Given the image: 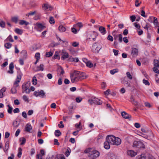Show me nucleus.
<instances>
[{
  "mask_svg": "<svg viewBox=\"0 0 159 159\" xmlns=\"http://www.w3.org/2000/svg\"><path fill=\"white\" fill-rule=\"evenodd\" d=\"M70 78L72 83L78 82L84 79V74L82 72L75 70L70 74Z\"/></svg>",
  "mask_w": 159,
  "mask_h": 159,
  "instance_id": "f257e3e1",
  "label": "nucleus"
},
{
  "mask_svg": "<svg viewBox=\"0 0 159 159\" xmlns=\"http://www.w3.org/2000/svg\"><path fill=\"white\" fill-rule=\"evenodd\" d=\"M109 138L108 140L111 144L113 145H119L121 143V139L117 137H115L113 135H108Z\"/></svg>",
  "mask_w": 159,
  "mask_h": 159,
  "instance_id": "f03ea898",
  "label": "nucleus"
},
{
  "mask_svg": "<svg viewBox=\"0 0 159 159\" xmlns=\"http://www.w3.org/2000/svg\"><path fill=\"white\" fill-rule=\"evenodd\" d=\"M30 85V81L25 82L22 86V92H25L26 93H29L30 92V90L29 89Z\"/></svg>",
  "mask_w": 159,
  "mask_h": 159,
  "instance_id": "7ed1b4c3",
  "label": "nucleus"
},
{
  "mask_svg": "<svg viewBox=\"0 0 159 159\" xmlns=\"http://www.w3.org/2000/svg\"><path fill=\"white\" fill-rule=\"evenodd\" d=\"M89 103L91 105L93 104L97 105H100L102 104V101L99 99L94 97H92L88 100Z\"/></svg>",
  "mask_w": 159,
  "mask_h": 159,
  "instance_id": "20e7f679",
  "label": "nucleus"
},
{
  "mask_svg": "<svg viewBox=\"0 0 159 159\" xmlns=\"http://www.w3.org/2000/svg\"><path fill=\"white\" fill-rule=\"evenodd\" d=\"M100 155V153L97 150H93L92 152L88 155V156L92 159H95Z\"/></svg>",
  "mask_w": 159,
  "mask_h": 159,
  "instance_id": "39448f33",
  "label": "nucleus"
},
{
  "mask_svg": "<svg viewBox=\"0 0 159 159\" xmlns=\"http://www.w3.org/2000/svg\"><path fill=\"white\" fill-rule=\"evenodd\" d=\"M27 55V52L25 50H23L20 52V57L22 58L21 59H20V65H23L24 64L23 60L26 59Z\"/></svg>",
  "mask_w": 159,
  "mask_h": 159,
  "instance_id": "423d86ee",
  "label": "nucleus"
},
{
  "mask_svg": "<svg viewBox=\"0 0 159 159\" xmlns=\"http://www.w3.org/2000/svg\"><path fill=\"white\" fill-rule=\"evenodd\" d=\"M34 95L36 97L39 96L42 98L45 96V93L43 90H41L40 91H38V92L35 91L34 93Z\"/></svg>",
  "mask_w": 159,
  "mask_h": 159,
  "instance_id": "0eeeda50",
  "label": "nucleus"
},
{
  "mask_svg": "<svg viewBox=\"0 0 159 159\" xmlns=\"http://www.w3.org/2000/svg\"><path fill=\"white\" fill-rule=\"evenodd\" d=\"M138 50L136 48H133L131 49V55L133 57H136L138 54Z\"/></svg>",
  "mask_w": 159,
  "mask_h": 159,
  "instance_id": "6e6552de",
  "label": "nucleus"
},
{
  "mask_svg": "<svg viewBox=\"0 0 159 159\" xmlns=\"http://www.w3.org/2000/svg\"><path fill=\"white\" fill-rule=\"evenodd\" d=\"M108 138H109V137L107 135L106 138V141L104 143V148L107 149H108L110 148V144H111V142H110V141H109V140H108Z\"/></svg>",
  "mask_w": 159,
  "mask_h": 159,
  "instance_id": "1a4fd4ad",
  "label": "nucleus"
},
{
  "mask_svg": "<svg viewBox=\"0 0 159 159\" xmlns=\"http://www.w3.org/2000/svg\"><path fill=\"white\" fill-rule=\"evenodd\" d=\"M98 35L96 32L93 31L90 34V37H89V39H92L93 41H95Z\"/></svg>",
  "mask_w": 159,
  "mask_h": 159,
  "instance_id": "9d476101",
  "label": "nucleus"
},
{
  "mask_svg": "<svg viewBox=\"0 0 159 159\" xmlns=\"http://www.w3.org/2000/svg\"><path fill=\"white\" fill-rule=\"evenodd\" d=\"M121 116L125 119H128L130 120L131 118V115L127 113L125 111H123L121 113Z\"/></svg>",
  "mask_w": 159,
  "mask_h": 159,
  "instance_id": "9b49d317",
  "label": "nucleus"
},
{
  "mask_svg": "<svg viewBox=\"0 0 159 159\" xmlns=\"http://www.w3.org/2000/svg\"><path fill=\"white\" fill-rule=\"evenodd\" d=\"M127 155L131 157H134L137 155V153L133 150H129L127 152Z\"/></svg>",
  "mask_w": 159,
  "mask_h": 159,
  "instance_id": "f8f14e48",
  "label": "nucleus"
},
{
  "mask_svg": "<svg viewBox=\"0 0 159 159\" xmlns=\"http://www.w3.org/2000/svg\"><path fill=\"white\" fill-rule=\"evenodd\" d=\"M69 57V54L66 51H62V56L61 57V59L62 60H64L68 58Z\"/></svg>",
  "mask_w": 159,
  "mask_h": 159,
  "instance_id": "ddd939ff",
  "label": "nucleus"
},
{
  "mask_svg": "<svg viewBox=\"0 0 159 159\" xmlns=\"http://www.w3.org/2000/svg\"><path fill=\"white\" fill-rule=\"evenodd\" d=\"M20 124V120L19 119H16L13 122V125L15 128H17Z\"/></svg>",
  "mask_w": 159,
  "mask_h": 159,
  "instance_id": "4468645a",
  "label": "nucleus"
},
{
  "mask_svg": "<svg viewBox=\"0 0 159 159\" xmlns=\"http://www.w3.org/2000/svg\"><path fill=\"white\" fill-rule=\"evenodd\" d=\"M32 129L31 125L30 124H27L25 127V130L26 132L30 133Z\"/></svg>",
  "mask_w": 159,
  "mask_h": 159,
  "instance_id": "2eb2a0df",
  "label": "nucleus"
},
{
  "mask_svg": "<svg viewBox=\"0 0 159 159\" xmlns=\"http://www.w3.org/2000/svg\"><path fill=\"white\" fill-rule=\"evenodd\" d=\"M98 30L102 35H104L106 33L105 28L103 26H100Z\"/></svg>",
  "mask_w": 159,
  "mask_h": 159,
  "instance_id": "dca6fc26",
  "label": "nucleus"
},
{
  "mask_svg": "<svg viewBox=\"0 0 159 159\" xmlns=\"http://www.w3.org/2000/svg\"><path fill=\"white\" fill-rule=\"evenodd\" d=\"M100 49L98 48V46L95 43L94 44L92 47V51L93 52L98 51Z\"/></svg>",
  "mask_w": 159,
  "mask_h": 159,
  "instance_id": "f3484780",
  "label": "nucleus"
},
{
  "mask_svg": "<svg viewBox=\"0 0 159 159\" xmlns=\"http://www.w3.org/2000/svg\"><path fill=\"white\" fill-rule=\"evenodd\" d=\"M20 82V79L19 76H17V79L14 84V86L15 87H18L19 85V82Z\"/></svg>",
  "mask_w": 159,
  "mask_h": 159,
  "instance_id": "a211bd4d",
  "label": "nucleus"
},
{
  "mask_svg": "<svg viewBox=\"0 0 159 159\" xmlns=\"http://www.w3.org/2000/svg\"><path fill=\"white\" fill-rule=\"evenodd\" d=\"M130 101L135 106L138 105V102L135 100L133 95H132L130 97Z\"/></svg>",
  "mask_w": 159,
  "mask_h": 159,
  "instance_id": "6ab92c4d",
  "label": "nucleus"
},
{
  "mask_svg": "<svg viewBox=\"0 0 159 159\" xmlns=\"http://www.w3.org/2000/svg\"><path fill=\"white\" fill-rule=\"evenodd\" d=\"M6 89V88L3 87L0 90V98H2L3 97V93L5 92Z\"/></svg>",
  "mask_w": 159,
  "mask_h": 159,
  "instance_id": "aec40b11",
  "label": "nucleus"
},
{
  "mask_svg": "<svg viewBox=\"0 0 159 159\" xmlns=\"http://www.w3.org/2000/svg\"><path fill=\"white\" fill-rule=\"evenodd\" d=\"M9 148V143L7 141L5 143V148H3L4 152L6 153L7 152Z\"/></svg>",
  "mask_w": 159,
  "mask_h": 159,
  "instance_id": "412c9836",
  "label": "nucleus"
},
{
  "mask_svg": "<svg viewBox=\"0 0 159 159\" xmlns=\"http://www.w3.org/2000/svg\"><path fill=\"white\" fill-rule=\"evenodd\" d=\"M58 30L61 32H63L66 31V29L63 25H61L59 26Z\"/></svg>",
  "mask_w": 159,
  "mask_h": 159,
  "instance_id": "4be33fe9",
  "label": "nucleus"
},
{
  "mask_svg": "<svg viewBox=\"0 0 159 159\" xmlns=\"http://www.w3.org/2000/svg\"><path fill=\"white\" fill-rule=\"evenodd\" d=\"M44 65L43 64H41L39 66L37 67V71H43V70Z\"/></svg>",
  "mask_w": 159,
  "mask_h": 159,
  "instance_id": "5701e85b",
  "label": "nucleus"
},
{
  "mask_svg": "<svg viewBox=\"0 0 159 159\" xmlns=\"http://www.w3.org/2000/svg\"><path fill=\"white\" fill-rule=\"evenodd\" d=\"M93 150V148H89L87 149H86L85 150V151H84V152L86 153H88L89 155V154L91 153V152H92Z\"/></svg>",
  "mask_w": 159,
  "mask_h": 159,
  "instance_id": "b1692460",
  "label": "nucleus"
},
{
  "mask_svg": "<svg viewBox=\"0 0 159 159\" xmlns=\"http://www.w3.org/2000/svg\"><path fill=\"white\" fill-rule=\"evenodd\" d=\"M138 148H145V146L143 142L139 141Z\"/></svg>",
  "mask_w": 159,
  "mask_h": 159,
  "instance_id": "393cba45",
  "label": "nucleus"
},
{
  "mask_svg": "<svg viewBox=\"0 0 159 159\" xmlns=\"http://www.w3.org/2000/svg\"><path fill=\"white\" fill-rule=\"evenodd\" d=\"M56 157L52 154H49L47 156L46 159H55Z\"/></svg>",
  "mask_w": 159,
  "mask_h": 159,
  "instance_id": "a878e982",
  "label": "nucleus"
},
{
  "mask_svg": "<svg viewBox=\"0 0 159 159\" xmlns=\"http://www.w3.org/2000/svg\"><path fill=\"white\" fill-rule=\"evenodd\" d=\"M153 19H154L153 24L154 25L156 26H158V25H159V23L158 22L157 19V18H156L155 17H154V18H153Z\"/></svg>",
  "mask_w": 159,
  "mask_h": 159,
  "instance_id": "bb28decb",
  "label": "nucleus"
},
{
  "mask_svg": "<svg viewBox=\"0 0 159 159\" xmlns=\"http://www.w3.org/2000/svg\"><path fill=\"white\" fill-rule=\"evenodd\" d=\"M154 67L157 68L159 67V61L158 60H154Z\"/></svg>",
  "mask_w": 159,
  "mask_h": 159,
  "instance_id": "cd10ccee",
  "label": "nucleus"
},
{
  "mask_svg": "<svg viewBox=\"0 0 159 159\" xmlns=\"http://www.w3.org/2000/svg\"><path fill=\"white\" fill-rule=\"evenodd\" d=\"M37 26L39 29H40L41 30H43L45 28V26L43 25L42 24L40 23L37 24Z\"/></svg>",
  "mask_w": 159,
  "mask_h": 159,
  "instance_id": "c85d7f7f",
  "label": "nucleus"
},
{
  "mask_svg": "<svg viewBox=\"0 0 159 159\" xmlns=\"http://www.w3.org/2000/svg\"><path fill=\"white\" fill-rule=\"evenodd\" d=\"M124 80V78H123L121 79V80ZM123 84H125L127 85L128 87H130V81H129L128 80H124L122 82Z\"/></svg>",
  "mask_w": 159,
  "mask_h": 159,
  "instance_id": "c756f323",
  "label": "nucleus"
},
{
  "mask_svg": "<svg viewBox=\"0 0 159 159\" xmlns=\"http://www.w3.org/2000/svg\"><path fill=\"white\" fill-rule=\"evenodd\" d=\"M29 24V22L24 20H20V25H25L27 26Z\"/></svg>",
  "mask_w": 159,
  "mask_h": 159,
  "instance_id": "7c9ffc66",
  "label": "nucleus"
},
{
  "mask_svg": "<svg viewBox=\"0 0 159 159\" xmlns=\"http://www.w3.org/2000/svg\"><path fill=\"white\" fill-rule=\"evenodd\" d=\"M70 149L69 148H68L66 149V151L65 152V154L66 157H68L70 153Z\"/></svg>",
  "mask_w": 159,
  "mask_h": 159,
  "instance_id": "2f4dec72",
  "label": "nucleus"
},
{
  "mask_svg": "<svg viewBox=\"0 0 159 159\" xmlns=\"http://www.w3.org/2000/svg\"><path fill=\"white\" fill-rule=\"evenodd\" d=\"M86 66L89 68H92L93 66V64L90 61H89L87 62Z\"/></svg>",
  "mask_w": 159,
  "mask_h": 159,
  "instance_id": "473e14b6",
  "label": "nucleus"
},
{
  "mask_svg": "<svg viewBox=\"0 0 159 159\" xmlns=\"http://www.w3.org/2000/svg\"><path fill=\"white\" fill-rule=\"evenodd\" d=\"M6 41H9L11 42H13V40L11 35H10L5 40Z\"/></svg>",
  "mask_w": 159,
  "mask_h": 159,
  "instance_id": "72a5a7b5",
  "label": "nucleus"
},
{
  "mask_svg": "<svg viewBox=\"0 0 159 159\" xmlns=\"http://www.w3.org/2000/svg\"><path fill=\"white\" fill-rule=\"evenodd\" d=\"M11 20L12 22L17 23L18 20V18L16 16L12 17H11Z\"/></svg>",
  "mask_w": 159,
  "mask_h": 159,
  "instance_id": "f704fd0d",
  "label": "nucleus"
},
{
  "mask_svg": "<svg viewBox=\"0 0 159 159\" xmlns=\"http://www.w3.org/2000/svg\"><path fill=\"white\" fill-rule=\"evenodd\" d=\"M49 22L51 24H54L55 23V20L53 17L51 16L49 17Z\"/></svg>",
  "mask_w": 159,
  "mask_h": 159,
  "instance_id": "c9c22d12",
  "label": "nucleus"
},
{
  "mask_svg": "<svg viewBox=\"0 0 159 159\" xmlns=\"http://www.w3.org/2000/svg\"><path fill=\"white\" fill-rule=\"evenodd\" d=\"M55 134L56 136L58 137L61 135V133L59 130H56L55 132Z\"/></svg>",
  "mask_w": 159,
  "mask_h": 159,
  "instance_id": "e433bc0d",
  "label": "nucleus"
},
{
  "mask_svg": "<svg viewBox=\"0 0 159 159\" xmlns=\"http://www.w3.org/2000/svg\"><path fill=\"white\" fill-rule=\"evenodd\" d=\"M137 159H146V157L143 154H141L137 157Z\"/></svg>",
  "mask_w": 159,
  "mask_h": 159,
  "instance_id": "4c0bfd02",
  "label": "nucleus"
},
{
  "mask_svg": "<svg viewBox=\"0 0 159 159\" xmlns=\"http://www.w3.org/2000/svg\"><path fill=\"white\" fill-rule=\"evenodd\" d=\"M33 84L34 85H36L37 84V80L35 76H34L33 78Z\"/></svg>",
  "mask_w": 159,
  "mask_h": 159,
  "instance_id": "58836bf2",
  "label": "nucleus"
},
{
  "mask_svg": "<svg viewBox=\"0 0 159 159\" xmlns=\"http://www.w3.org/2000/svg\"><path fill=\"white\" fill-rule=\"evenodd\" d=\"M5 47L7 49H9L11 47V44L9 43H5L4 44Z\"/></svg>",
  "mask_w": 159,
  "mask_h": 159,
  "instance_id": "ea45409f",
  "label": "nucleus"
},
{
  "mask_svg": "<svg viewBox=\"0 0 159 159\" xmlns=\"http://www.w3.org/2000/svg\"><path fill=\"white\" fill-rule=\"evenodd\" d=\"M8 108L7 110L8 112L10 114H11L13 108L9 105H8Z\"/></svg>",
  "mask_w": 159,
  "mask_h": 159,
  "instance_id": "a19ab883",
  "label": "nucleus"
},
{
  "mask_svg": "<svg viewBox=\"0 0 159 159\" xmlns=\"http://www.w3.org/2000/svg\"><path fill=\"white\" fill-rule=\"evenodd\" d=\"M53 54V53L51 52H49L46 53V56L47 57H50L52 56Z\"/></svg>",
  "mask_w": 159,
  "mask_h": 159,
  "instance_id": "79ce46f5",
  "label": "nucleus"
},
{
  "mask_svg": "<svg viewBox=\"0 0 159 159\" xmlns=\"http://www.w3.org/2000/svg\"><path fill=\"white\" fill-rule=\"evenodd\" d=\"M118 70L117 69H114L113 70H110V73L112 75L114 74L115 73L118 72Z\"/></svg>",
  "mask_w": 159,
  "mask_h": 159,
  "instance_id": "37998d69",
  "label": "nucleus"
},
{
  "mask_svg": "<svg viewBox=\"0 0 159 159\" xmlns=\"http://www.w3.org/2000/svg\"><path fill=\"white\" fill-rule=\"evenodd\" d=\"M126 75L127 77L130 80H131L132 79L133 77L132 75L130 74V72H126Z\"/></svg>",
  "mask_w": 159,
  "mask_h": 159,
  "instance_id": "c03bdc74",
  "label": "nucleus"
},
{
  "mask_svg": "<svg viewBox=\"0 0 159 159\" xmlns=\"http://www.w3.org/2000/svg\"><path fill=\"white\" fill-rule=\"evenodd\" d=\"M41 16V15L40 14H38V15H37L34 17V19L35 20H39Z\"/></svg>",
  "mask_w": 159,
  "mask_h": 159,
  "instance_id": "a18cd8bd",
  "label": "nucleus"
},
{
  "mask_svg": "<svg viewBox=\"0 0 159 159\" xmlns=\"http://www.w3.org/2000/svg\"><path fill=\"white\" fill-rule=\"evenodd\" d=\"M118 40L119 42L121 43L122 42V35L121 34H118Z\"/></svg>",
  "mask_w": 159,
  "mask_h": 159,
  "instance_id": "49530a36",
  "label": "nucleus"
},
{
  "mask_svg": "<svg viewBox=\"0 0 159 159\" xmlns=\"http://www.w3.org/2000/svg\"><path fill=\"white\" fill-rule=\"evenodd\" d=\"M75 27H79L80 28H81L83 26V25L81 23H78L75 25H74Z\"/></svg>",
  "mask_w": 159,
  "mask_h": 159,
  "instance_id": "de8ad7c7",
  "label": "nucleus"
},
{
  "mask_svg": "<svg viewBox=\"0 0 159 159\" xmlns=\"http://www.w3.org/2000/svg\"><path fill=\"white\" fill-rule=\"evenodd\" d=\"M0 26L2 28H4L5 26V22L1 20H0Z\"/></svg>",
  "mask_w": 159,
  "mask_h": 159,
  "instance_id": "09e8293b",
  "label": "nucleus"
},
{
  "mask_svg": "<svg viewBox=\"0 0 159 159\" xmlns=\"http://www.w3.org/2000/svg\"><path fill=\"white\" fill-rule=\"evenodd\" d=\"M107 39L108 40H109L111 42L113 41V38L111 35H108L107 37Z\"/></svg>",
  "mask_w": 159,
  "mask_h": 159,
  "instance_id": "8fccbe9b",
  "label": "nucleus"
},
{
  "mask_svg": "<svg viewBox=\"0 0 159 159\" xmlns=\"http://www.w3.org/2000/svg\"><path fill=\"white\" fill-rule=\"evenodd\" d=\"M150 25L149 23H147L145 26L143 28L144 29L146 30L148 33V29L150 27Z\"/></svg>",
  "mask_w": 159,
  "mask_h": 159,
  "instance_id": "3c124183",
  "label": "nucleus"
},
{
  "mask_svg": "<svg viewBox=\"0 0 159 159\" xmlns=\"http://www.w3.org/2000/svg\"><path fill=\"white\" fill-rule=\"evenodd\" d=\"M43 7L45 10H47L48 8L50 7L49 5L48 4H44L43 6Z\"/></svg>",
  "mask_w": 159,
  "mask_h": 159,
  "instance_id": "603ef678",
  "label": "nucleus"
},
{
  "mask_svg": "<svg viewBox=\"0 0 159 159\" xmlns=\"http://www.w3.org/2000/svg\"><path fill=\"white\" fill-rule=\"evenodd\" d=\"M53 57L54 59H57L58 58V59H60V56L58 55V54L57 52H56L54 55Z\"/></svg>",
  "mask_w": 159,
  "mask_h": 159,
  "instance_id": "864d4df0",
  "label": "nucleus"
},
{
  "mask_svg": "<svg viewBox=\"0 0 159 159\" xmlns=\"http://www.w3.org/2000/svg\"><path fill=\"white\" fill-rule=\"evenodd\" d=\"M138 143H139V141H134L133 143V146L134 147H138Z\"/></svg>",
  "mask_w": 159,
  "mask_h": 159,
  "instance_id": "5fc2aeb1",
  "label": "nucleus"
},
{
  "mask_svg": "<svg viewBox=\"0 0 159 159\" xmlns=\"http://www.w3.org/2000/svg\"><path fill=\"white\" fill-rule=\"evenodd\" d=\"M26 139L25 138L23 137L21 138V140L20 141H21V142L20 143V145H23L26 142Z\"/></svg>",
  "mask_w": 159,
  "mask_h": 159,
  "instance_id": "6e6d98bb",
  "label": "nucleus"
},
{
  "mask_svg": "<svg viewBox=\"0 0 159 159\" xmlns=\"http://www.w3.org/2000/svg\"><path fill=\"white\" fill-rule=\"evenodd\" d=\"M143 83L146 85L149 86L150 85V83L148 80L144 79L143 80Z\"/></svg>",
  "mask_w": 159,
  "mask_h": 159,
  "instance_id": "4d7b16f0",
  "label": "nucleus"
},
{
  "mask_svg": "<svg viewBox=\"0 0 159 159\" xmlns=\"http://www.w3.org/2000/svg\"><path fill=\"white\" fill-rule=\"evenodd\" d=\"M71 31L74 34H77V30L75 28L73 27L71 29Z\"/></svg>",
  "mask_w": 159,
  "mask_h": 159,
  "instance_id": "13d9d810",
  "label": "nucleus"
},
{
  "mask_svg": "<svg viewBox=\"0 0 159 159\" xmlns=\"http://www.w3.org/2000/svg\"><path fill=\"white\" fill-rule=\"evenodd\" d=\"M153 71L154 72L156 73L159 74V70H158V69L155 67H154L153 68Z\"/></svg>",
  "mask_w": 159,
  "mask_h": 159,
  "instance_id": "bf43d9fd",
  "label": "nucleus"
},
{
  "mask_svg": "<svg viewBox=\"0 0 159 159\" xmlns=\"http://www.w3.org/2000/svg\"><path fill=\"white\" fill-rule=\"evenodd\" d=\"M54 145H56L58 146L60 145V143L58 142V140L57 139H55L54 140Z\"/></svg>",
  "mask_w": 159,
  "mask_h": 159,
  "instance_id": "052dcab7",
  "label": "nucleus"
},
{
  "mask_svg": "<svg viewBox=\"0 0 159 159\" xmlns=\"http://www.w3.org/2000/svg\"><path fill=\"white\" fill-rule=\"evenodd\" d=\"M130 18L132 22L135 20L136 17L135 16L133 15L130 17Z\"/></svg>",
  "mask_w": 159,
  "mask_h": 159,
  "instance_id": "680f3d73",
  "label": "nucleus"
},
{
  "mask_svg": "<svg viewBox=\"0 0 159 159\" xmlns=\"http://www.w3.org/2000/svg\"><path fill=\"white\" fill-rule=\"evenodd\" d=\"M58 126L61 128H63L64 127V125L63 124V122L62 121H61L60 122V124H58Z\"/></svg>",
  "mask_w": 159,
  "mask_h": 159,
  "instance_id": "e2e57ef3",
  "label": "nucleus"
},
{
  "mask_svg": "<svg viewBox=\"0 0 159 159\" xmlns=\"http://www.w3.org/2000/svg\"><path fill=\"white\" fill-rule=\"evenodd\" d=\"M11 91L12 93H15L16 92V88L14 87L11 89Z\"/></svg>",
  "mask_w": 159,
  "mask_h": 159,
  "instance_id": "0e129e2a",
  "label": "nucleus"
},
{
  "mask_svg": "<svg viewBox=\"0 0 159 159\" xmlns=\"http://www.w3.org/2000/svg\"><path fill=\"white\" fill-rule=\"evenodd\" d=\"M35 57L36 59L39 60L40 57V54L39 53H36L35 54Z\"/></svg>",
  "mask_w": 159,
  "mask_h": 159,
  "instance_id": "69168bd1",
  "label": "nucleus"
},
{
  "mask_svg": "<svg viewBox=\"0 0 159 159\" xmlns=\"http://www.w3.org/2000/svg\"><path fill=\"white\" fill-rule=\"evenodd\" d=\"M23 99L25 102H29V100H28V98L25 95L23 96Z\"/></svg>",
  "mask_w": 159,
  "mask_h": 159,
  "instance_id": "338daca9",
  "label": "nucleus"
},
{
  "mask_svg": "<svg viewBox=\"0 0 159 159\" xmlns=\"http://www.w3.org/2000/svg\"><path fill=\"white\" fill-rule=\"evenodd\" d=\"M36 158L37 159H42V156L40 154H38L36 155Z\"/></svg>",
  "mask_w": 159,
  "mask_h": 159,
  "instance_id": "774afa93",
  "label": "nucleus"
}]
</instances>
